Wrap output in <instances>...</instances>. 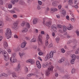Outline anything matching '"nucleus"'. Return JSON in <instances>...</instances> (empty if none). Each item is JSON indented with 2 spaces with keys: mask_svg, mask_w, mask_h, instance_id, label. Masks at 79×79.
I'll return each mask as SVG.
<instances>
[{
  "mask_svg": "<svg viewBox=\"0 0 79 79\" xmlns=\"http://www.w3.org/2000/svg\"><path fill=\"white\" fill-rule=\"evenodd\" d=\"M47 18L46 17L44 18L43 23L44 25H45V26L48 27H50V26H52V19H50L49 20L47 21L45 23V20H47Z\"/></svg>",
  "mask_w": 79,
  "mask_h": 79,
  "instance_id": "1",
  "label": "nucleus"
},
{
  "mask_svg": "<svg viewBox=\"0 0 79 79\" xmlns=\"http://www.w3.org/2000/svg\"><path fill=\"white\" fill-rule=\"evenodd\" d=\"M5 35L7 39H10L11 37V31L10 29L8 28L6 29Z\"/></svg>",
  "mask_w": 79,
  "mask_h": 79,
  "instance_id": "2",
  "label": "nucleus"
},
{
  "mask_svg": "<svg viewBox=\"0 0 79 79\" xmlns=\"http://www.w3.org/2000/svg\"><path fill=\"white\" fill-rule=\"evenodd\" d=\"M55 52H54L53 51H51L50 52L49 54H47L45 57L46 60H47L48 59H49L50 58H52L53 56L54 53Z\"/></svg>",
  "mask_w": 79,
  "mask_h": 79,
  "instance_id": "3",
  "label": "nucleus"
},
{
  "mask_svg": "<svg viewBox=\"0 0 79 79\" xmlns=\"http://www.w3.org/2000/svg\"><path fill=\"white\" fill-rule=\"evenodd\" d=\"M38 45H43V43L42 42V37L41 35H39L38 37Z\"/></svg>",
  "mask_w": 79,
  "mask_h": 79,
  "instance_id": "4",
  "label": "nucleus"
},
{
  "mask_svg": "<svg viewBox=\"0 0 79 79\" xmlns=\"http://www.w3.org/2000/svg\"><path fill=\"white\" fill-rule=\"evenodd\" d=\"M26 63H31V64H34L35 63V60L33 59H30L26 61Z\"/></svg>",
  "mask_w": 79,
  "mask_h": 79,
  "instance_id": "5",
  "label": "nucleus"
},
{
  "mask_svg": "<svg viewBox=\"0 0 79 79\" xmlns=\"http://www.w3.org/2000/svg\"><path fill=\"white\" fill-rule=\"evenodd\" d=\"M58 9L56 8H52L50 9V12L51 13H54L55 11H57Z\"/></svg>",
  "mask_w": 79,
  "mask_h": 79,
  "instance_id": "6",
  "label": "nucleus"
},
{
  "mask_svg": "<svg viewBox=\"0 0 79 79\" xmlns=\"http://www.w3.org/2000/svg\"><path fill=\"white\" fill-rule=\"evenodd\" d=\"M16 71H18L20 70H21V64L20 63H19L18 64L17 67L16 68L14 69Z\"/></svg>",
  "mask_w": 79,
  "mask_h": 79,
  "instance_id": "7",
  "label": "nucleus"
},
{
  "mask_svg": "<svg viewBox=\"0 0 79 79\" xmlns=\"http://www.w3.org/2000/svg\"><path fill=\"white\" fill-rule=\"evenodd\" d=\"M52 4L53 6H58V5L59 4V2L56 1H53Z\"/></svg>",
  "mask_w": 79,
  "mask_h": 79,
  "instance_id": "8",
  "label": "nucleus"
},
{
  "mask_svg": "<svg viewBox=\"0 0 79 79\" xmlns=\"http://www.w3.org/2000/svg\"><path fill=\"white\" fill-rule=\"evenodd\" d=\"M56 26L55 25H53L51 26V27L52 29V30H53V31L55 32H57V28L56 27Z\"/></svg>",
  "mask_w": 79,
  "mask_h": 79,
  "instance_id": "9",
  "label": "nucleus"
},
{
  "mask_svg": "<svg viewBox=\"0 0 79 79\" xmlns=\"http://www.w3.org/2000/svg\"><path fill=\"white\" fill-rule=\"evenodd\" d=\"M60 13H61V14L63 15V16H65L66 15V10L64 9H62L60 10Z\"/></svg>",
  "mask_w": 79,
  "mask_h": 79,
  "instance_id": "10",
  "label": "nucleus"
},
{
  "mask_svg": "<svg viewBox=\"0 0 79 79\" xmlns=\"http://www.w3.org/2000/svg\"><path fill=\"white\" fill-rule=\"evenodd\" d=\"M28 31V28L26 27L24 28L21 31L22 33H25L27 32Z\"/></svg>",
  "mask_w": 79,
  "mask_h": 79,
  "instance_id": "11",
  "label": "nucleus"
},
{
  "mask_svg": "<svg viewBox=\"0 0 79 79\" xmlns=\"http://www.w3.org/2000/svg\"><path fill=\"white\" fill-rule=\"evenodd\" d=\"M26 44H27V42H26L25 41L23 42L21 44V48H24V47H26Z\"/></svg>",
  "mask_w": 79,
  "mask_h": 79,
  "instance_id": "12",
  "label": "nucleus"
},
{
  "mask_svg": "<svg viewBox=\"0 0 79 79\" xmlns=\"http://www.w3.org/2000/svg\"><path fill=\"white\" fill-rule=\"evenodd\" d=\"M36 64L38 68L40 69L41 68V64H40V62L39 61H37L36 62Z\"/></svg>",
  "mask_w": 79,
  "mask_h": 79,
  "instance_id": "13",
  "label": "nucleus"
},
{
  "mask_svg": "<svg viewBox=\"0 0 79 79\" xmlns=\"http://www.w3.org/2000/svg\"><path fill=\"white\" fill-rule=\"evenodd\" d=\"M12 57L10 58V61L12 63H16L17 62V60L15 58H14L12 60Z\"/></svg>",
  "mask_w": 79,
  "mask_h": 79,
  "instance_id": "14",
  "label": "nucleus"
},
{
  "mask_svg": "<svg viewBox=\"0 0 79 79\" xmlns=\"http://www.w3.org/2000/svg\"><path fill=\"white\" fill-rule=\"evenodd\" d=\"M18 24H13V28L15 29V30H17L18 29Z\"/></svg>",
  "mask_w": 79,
  "mask_h": 79,
  "instance_id": "15",
  "label": "nucleus"
},
{
  "mask_svg": "<svg viewBox=\"0 0 79 79\" xmlns=\"http://www.w3.org/2000/svg\"><path fill=\"white\" fill-rule=\"evenodd\" d=\"M3 46L5 49H6V48H8V43L6 41L4 42Z\"/></svg>",
  "mask_w": 79,
  "mask_h": 79,
  "instance_id": "16",
  "label": "nucleus"
},
{
  "mask_svg": "<svg viewBox=\"0 0 79 79\" xmlns=\"http://www.w3.org/2000/svg\"><path fill=\"white\" fill-rule=\"evenodd\" d=\"M64 60H65V58L64 57H62L61 59L59 60L58 62L59 63H61L64 61Z\"/></svg>",
  "mask_w": 79,
  "mask_h": 79,
  "instance_id": "17",
  "label": "nucleus"
},
{
  "mask_svg": "<svg viewBox=\"0 0 79 79\" xmlns=\"http://www.w3.org/2000/svg\"><path fill=\"white\" fill-rule=\"evenodd\" d=\"M53 66L51 65L49 66L48 69V70L49 71H53Z\"/></svg>",
  "mask_w": 79,
  "mask_h": 79,
  "instance_id": "18",
  "label": "nucleus"
},
{
  "mask_svg": "<svg viewBox=\"0 0 79 79\" xmlns=\"http://www.w3.org/2000/svg\"><path fill=\"white\" fill-rule=\"evenodd\" d=\"M2 54L4 55V56H8V54L5 51L3 50L2 51Z\"/></svg>",
  "mask_w": 79,
  "mask_h": 79,
  "instance_id": "19",
  "label": "nucleus"
},
{
  "mask_svg": "<svg viewBox=\"0 0 79 79\" xmlns=\"http://www.w3.org/2000/svg\"><path fill=\"white\" fill-rule=\"evenodd\" d=\"M72 29H73V27L71 24H69V27L67 28V29L69 31H71V30H72Z\"/></svg>",
  "mask_w": 79,
  "mask_h": 79,
  "instance_id": "20",
  "label": "nucleus"
},
{
  "mask_svg": "<svg viewBox=\"0 0 79 79\" xmlns=\"http://www.w3.org/2000/svg\"><path fill=\"white\" fill-rule=\"evenodd\" d=\"M38 23V19H34L33 20V24H36Z\"/></svg>",
  "mask_w": 79,
  "mask_h": 79,
  "instance_id": "21",
  "label": "nucleus"
},
{
  "mask_svg": "<svg viewBox=\"0 0 79 79\" xmlns=\"http://www.w3.org/2000/svg\"><path fill=\"white\" fill-rule=\"evenodd\" d=\"M4 60L5 61H8V60H9V55H8V56H4Z\"/></svg>",
  "mask_w": 79,
  "mask_h": 79,
  "instance_id": "22",
  "label": "nucleus"
},
{
  "mask_svg": "<svg viewBox=\"0 0 79 79\" xmlns=\"http://www.w3.org/2000/svg\"><path fill=\"white\" fill-rule=\"evenodd\" d=\"M47 66H48V63L46 62L44 63L42 65V67L43 68H46Z\"/></svg>",
  "mask_w": 79,
  "mask_h": 79,
  "instance_id": "23",
  "label": "nucleus"
},
{
  "mask_svg": "<svg viewBox=\"0 0 79 79\" xmlns=\"http://www.w3.org/2000/svg\"><path fill=\"white\" fill-rule=\"evenodd\" d=\"M76 55L75 54H73L72 56V60L75 61L76 60Z\"/></svg>",
  "mask_w": 79,
  "mask_h": 79,
  "instance_id": "24",
  "label": "nucleus"
},
{
  "mask_svg": "<svg viewBox=\"0 0 79 79\" xmlns=\"http://www.w3.org/2000/svg\"><path fill=\"white\" fill-rule=\"evenodd\" d=\"M18 1V0H11V2L13 3V4L15 5V2H17Z\"/></svg>",
  "mask_w": 79,
  "mask_h": 79,
  "instance_id": "25",
  "label": "nucleus"
},
{
  "mask_svg": "<svg viewBox=\"0 0 79 79\" xmlns=\"http://www.w3.org/2000/svg\"><path fill=\"white\" fill-rule=\"evenodd\" d=\"M25 55V53L23 52H19V55L20 58H22V56H23V55Z\"/></svg>",
  "mask_w": 79,
  "mask_h": 79,
  "instance_id": "26",
  "label": "nucleus"
},
{
  "mask_svg": "<svg viewBox=\"0 0 79 79\" xmlns=\"http://www.w3.org/2000/svg\"><path fill=\"white\" fill-rule=\"evenodd\" d=\"M63 31L64 32H65V31H66L68 30V28H67V27H66V26H64L63 27Z\"/></svg>",
  "mask_w": 79,
  "mask_h": 79,
  "instance_id": "27",
  "label": "nucleus"
},
{
  "mask_svg": "<svg viewBox=\"0 0 79 79\" xmlns=\"http://www.w3.org/2000/svg\"><path fill=\"white\" fill-rule=\"evenodd\" d=\"M26 27L27 28L29 29V28H30V25L29 24V23H26Z\"/></svg>",
  "mask_w": 79,
  "mask_h": 79,
  "instance_id": "28",
  "label": "nucleus"
},
{
  "mask_svg": "<svg viewBox=\"0 0 79 79\" xmlns=\"http://www.w3.org/2000/svg\"><path fill=\"white\" fill-rule=\"evenodd\" d=\"M49 74H50V71L48 70L46 72V76H48Z\"/></svg>",
  "mask_w": 79,
  "mask_h": 79,
  "instance_id": "29",
  "label": "nucleus"
},
{
  "mask_svg": "<svg viewBox=\"0 0 79 79\" xmlns=\"http://www.w3.org/2000/svg\"><path fill=\"white\" fill-rule=\"evenodd\" d=\"M25 24H26V22H25L24 21H23L21 23L20 25L21 26H22V27H24Z\"/></svg>",
  "mask_w": 79,
  "mask_h": 79,
  "instance_id": "30",
  "label": "nucleus"
},
{
  "mask_svg": "<svg viewBox=\"0 0 79 79\" xmlns=\"http://www.w3.org/2000/svg\"><path fill=\"white\" fill-rule=\"evenodd\" d=\"M73 4V0H69V4L70 5H72Z\"/></svg>",
  "mask_w": 79,
  "mask_h": 79,
  "instance_id": "31",
  "label": "nucleus"
},
{
  "mask_svg": "<svg viewBox=\"0 0 79 79\" xmlns=\"http://www.w3.org/2000/svg\"><path fill=\"white\" fill-rule=\"evenodd\" d=\"M46 40H48V39H50V36H49V35L48 34H47L46 35Z\"/></svg>",
  "mask_w": 79,
  "mask_h": 79,
  "instance_id": "32",
  "label": "nucleus"
},
{
  "mask_svg": "<svg viewBox=\"0 0 79 79\" xmlns=\"http://www.w3.org/2000/svg\"><path fill=\"white\" fill-rule=\"evenodd\" d=\"M11 74H12L13 77H16V73L15 72H12L11 73Z\"/></svg>",
  "mask_w": 79,
  "mask_h": 79,
  "instance_id": "33",
  "label": "nucleus"
},
{
  "mask_svg": "<svg viewBox=\"0 0 79 79\" xmlns=\"http://www.w3.org/2000/svg\"><path fill=\"white\" fill-rule=\"evenodd\" d=\"M45 46H47V47L48 46V40H46L45 41Z\"/></svg>",
  "mask_w": 79,
  "mask_h": 79,
  "instance_id": "34",
  "label": "nucleus"
},
{
  "mask_svg": "<svg viewBox=\"0 0 79 79\" xmlns=\"http://www.w3.org/2000/svg\"><path fill=\"white\" fill-rule=\"evenodd\" d=\"M36 41V39L35 38H33L30 41V42H35Z\"/></svg>",
  "mask_w": 79,
  "mask_h": 79,
  "instance_id": "35",
  "label": "nucleus"
},
{
  "mask_svg": "<svg viewBox=\"0 0 79 79\" xmlns=\"http://www.w3.org/2000/svg\"><path fill=\"white\" fill-rule=\"evenodd\" d=\"M60 50L61 53H65V52H66L65 50H64L63 48H62Z\"/></svg>",
  "mask_w": 79,
  "mask_h": 79,
  "instance_id": "36",
  "label": "nucleus"
},
{
  "mask_svg": "<svg viewBox=\"0 0 79 79\" xmlns=\"http://www.w3.org/2000/svg\"><path fill=\"white\" fill-rule=\"evenodd\" d=\"M59 41H60V38H56V42L58 44L59 43Z\"/></svg>",
  "mask_w": 79,
  "mask_h": 79,
  "instance_id": "37",
  "label": "nucleus"
},
{
  "mask_svg": "<svg viewBox=\"0 0 79 79\" xmlns=\"http://www.w3.org/2000/svg\"><path fill=\"white\" fill-rule=\"evenodd\" d=\"M35 74L34 73H30L27 75V77H31L32 76H34Z\"/></svg>",
  "mask_w": 79,
  "mask_h": 79,
  "instance_id": "38",
  "label": "nucleus"
},
{
  "mask_svg": "<svg viewBox=\"0 0 79 79\" xmlns=\"http://www.w3.org/2000/svg\"><path fill=\"white\" fill-rule=\"evenodd\" d=\"M24 71L25 73H27L28 72V69L27 67H25Z\"/></svg>",
  "mask_w": 79,
  "mask_h": 79,
  "instance_id": "39",
  "label": "nucleus"
},
{
  "mask_svg": "<svg viewBox=\"0 0 79 79\" xmlns=\"http://www.w3.org/2000/svg\"><path fill=\"white\" fill-rule=\"evenodd\" d=\"M79 2H77V3L76 4V5L75 6H73V7H75V8L77 9V8H78V6H77L79 5Z\"/></svg>",
  "mask_w": 79,
  "mask_h": 79,
  "instance_id": "40",
  "label": "nucleus"
},
{
  "mask_svg": "<svg viewBox=\"0 0 79 79\" xmlns=\"http://www.w3.org/2000/svg\"><path fill=\"white\" fill-rule=\"evenodd\" d=\"M70 20L73 23H74V22H75V21H76V19H74L73 18H71L70 19Z\"/></svg>",
  "mask_w": 79,
  "mask_h": 79,
  "instance_id": "41",
  "label": "nucleus"
},
{
  "mask_svg": "<svg viewBox=\"0 0 79 79\" xmlns=\"http://www.w3.org/2000/svg\"><path fill=\"white\" fill-rule=\"evenodd\" d=\"M79 48H77L75 52V54H78L79 53Z\"/></svg>",
  "mask_w": 79,
  "mask_h": 79,
  "instance_id": "42",
  "label": "nucleus"
},
{
  "mask_svg": "<svg viewBox=\"0 0 79 79\" xmlns=\"http://www.w3.org/2000/svg\"><path fill=\"white\" fill-rule=\"evenodd\" d=\"M57 27L59 29H60L62 28V26L60 25H58L57 26Z\"/></svg>",
  "mask_w": 79,
  "mask_h": 79,
  "instance_id": "43",
  "label": "nucleus"
},
{
  "mask_svg": "<svg viewBox=\"0 0 79 79\" xmlns=\"http://www.w3.org/2000/svg\"><path fill=\"white\" fill-rule=\"evenodd\" d=\"M53 47V44L52 43H50L48 45V48H51Z\"/></svg>",
  "mask_w": 79,
  "mask_h": 79,
  "instance_id": "44",
  "label": "nucleus"
},
{
  "mask_svg": "<svg viewBox=\"0 0 79 79\" xmlns=\"http://www.w3.org/2000/svg\"><path fill=\"white\" fill-rule=\"evenodd\" d=\"M9 12L12 13V14H13L14 13H15V11L13 10H10L9 11Z\"/></svg>",
  "mask_w": 79,
  "mask_h": 79,
  "instance_id": "45",
  "label": "nucleus"
},
{
  "mask_svg": "<svg viewBox=\"0 0 79 79\" xmlns=\"http://www.w3.org/2000/svg\"><path fill=\"white\" fill-rule=\"evenodd\" d=\"M7 51L8 53H11V50L10 49H8Z\"/></svg>",
  "mask_w": 79,
  "mask_h": 79,
  "instance_id": "46",
  "label": "nucleus"
},
{
  "mask_svg": "<svg viewBox=\"0 0 79 79\" xmlns=\"http://www.w3.org/2000/svg\"><path fill=\"white\" fill-rule=\"evenodd\" d=\"M58 8L59 10H60L61 8H62V5L61 4H60L58 6Z\"/></svg>",
  "mask_w": 79,
  "mask_h": 79,
  "instance_id": "47",
  "label": "nucleus"
},
{
  "mask_svg": "<svg viewBox=\"0 0 79 79\" xmlns=\"http://www.w3.org/2000/svg\"><path fill=\"white\" fill-rule=\"evenodd\" d=\"M59 32H60V33H63V30L62 29V28H60V29H59Z\"/></svg>",
  "mask_w": 79,
  "mask_h": 79,
  "instance_id": "48",
  "label": "nucleus"
},
{
  "mask_svg": "<svg viewBox=\"0 0 79 79\" xmlns=\"http://www.w3.org/2000/svg\"><path fill=\"white\" fill-rule=\"evenodd\" d=\"M76 72V69H73L72 71V73H74Z\"/></svg>",
  "mask_w": 79,
  "mask_h": 79,
  "instance_id": "49",
  "label": "nucleus"
},
{
  "mask_svg": "<svg viewBox=\"0 0 79 79\" xmlns=\"http://www.w3.org/2000/svg\"><path fill=\"white\" fill-rule=\"evenodd\" d=\"M19 23V21L18 20H16L13 23V24H18Z\"/></svg>",
  "mask_w": 79,
  "mask_h": 79,
  "instance_id": "50",
  "label": "nucleus"
},
{
  "mask_svg": "<svg viewBox=\"0 0 79 79\" xmlns=\"http://www.w3.org/2000/svg\"><path fill=\"white\" fill-rule=\"evenodd\" d=\"M4 75H5V73H2L0 75V76L1 77H3L4 76Z\"/></svg>",
  "mask_w": 79,
  "mask_h": 79,
  "instance_id": "51",
  "label": "nucleus"
},
{
  "mask_svg": "<svg viewBox=\"0 0 79 79\" xmlns=\"http://www.w3.org/2000/svg\"><path fill=\"white\" fill-rule=\"evenodd\" d=\"M76 33L78 36H79V31L78 30H77L76 31Z\"/></svg>",
  "mask_w": 79,
  "mask_h": 79,
  "instance_id": "52",
  "label": "nucleus"
},
{
  "mask_svg": "<svg viewBox=\"0 0 79 79\" xmlns=\"http://www.w3.org/2000/svg\"><path fill=\"white\" fill-rule=\"evenodd\" d=\"M66 18L67 20H68V21H69V17L68 15H67Z\"/></svg>",
  "mask_w": 79,
  "mask_h": 79,
  "instance_id": "53",
  "label": "nucleus"
},
{
  "mask_svg": "<svg viewBox=\"0 0 79 79\" xmlns=\"http://www.w3.org/2000/svg\"><path fill=\"white\" fill-rule=\"evenodd\" d=\"M35 31L37 34L39 33V30L37 29H35Z\"/></svg>",
  "mask_w": 79,
  "mask_h": 79,
  "instance_id": "54",
  "label": "nucleus"
},
{
  "mask_svg": "<svg viewBox=\"0 0 79 79\" xmlns=\"http://www.w3.org/2000/svg\"><path fill=\"white\" fill-rule=\"evenodd\" d=\"M38 54L39 55H40V56L42 55H43V52H42V51L40 52H39L38 53Z\"/></svg>",
  "mask_w": 79,
  "mask_h": 79,
  "instance_id": "55",
  "label": "nucleus"
},
{
  "mask_svg": "<svg viewBox=\"0 0 79 79\" xmlns=\"http://www.w3.org/2000/svg\"><path fill=\"white\" fill-rule=\"evenodd\" d=\"M38 3L40 5H42V2L40 1H38Z\"/></svg>",
  "mask_w": 79,
  "mask_h": 79,
  "instance_id": "56",
  "label": "nucleus"
},
{
  "mask_svg": "<svg viewBox=\"0 0 79 79\" xmlns=\"http://www.w3.org/2000/svg\"><path fill=\"white\" fill-rule=\"evenodd\" d=\"M5 19L6 21H8V20H9V17H8V16H6V17Z\"/></svg>",
  "mask_w": 79,
  "mask_h": 79,
  "instance_id": "57",
  "label": "nucleus"
},
{
  "mask_svg": "<svg viewBox=\"0 0 79 79\" xmlns=\"http://www.w3.org/2000/svg\"><path fill=\"white\" fill-rule=\"evenodd\" d=\"M13 17L14 18H18V16L15 14H14L13 15Z\"/></svg>",
  "mask_w": 79,
  "mask_h": 79,
  "instance_id": "58",
  "label": "nucleus"
},
{
  "mask_svg": "<svg viewBox=\"0 0 79 79\" xmlns=\"http://www.w3.org/2000/svg\"><path fill=\"white\" fill-rule=\"evenodd\" d=\"M14 37L15 39H18V35H14Z\"/></svg>",
  "mask_w": 79,
  "mask_h": 79,
  "instance_id": "59",
  "label": "nucleus"
},
{
  "mask_svg": "<svg viewBox=\"0 0 79 79\" xmlns=\"http://www.w3.org/2000/svg\"><path fill=\"white\" fill-rule=\"evenodd\" d=\"M41 34L42 35H44V34H45V32L44 31H41Z\"/></svg>",
  "mask_w": 79,
  "mask_h": 79,
  "instance_id": "60",
  "label": "nucleus"
},
{
  "mask_svg": "<svg viewBox=\"0 0 79 79\" xmlns=\"http://www.w3.org/2000/svg\"><path fill=\"white\" fill-rule=\"evenodd\" d=\"M8 8H12V5H11V4H10L8 5Z\"/></svg>",
  "mask_w": 79,
  "mask_h": 79,
  "instance_id": "61",
  "label": "nucleus"
},
{
  "mask_svg": "<svg viewBox=\"0 0 79 79\" xmlns=\"http://www.w3.org/2000/svg\"><path fill=\"white\" fill-rule=\"evenodd\" d=\"M77 0H74L73 3L74 4H76V3L77 4Z\"/></svg>",
  "mask_w": 79,
  "mask_h": 79,
  "instance_id": "62",
  "label": "nucleus"
},
{
  "mask_svg": "<svg viewBox=\"0 0 79 79\" xmlns=\"http://www.w3.org/2000/svg\"><path fill=\"white\" fill-rule=\"evenodd\" d=\"M16 56V54L15 53H13L12 55V56L14 57V58H15V56Z\"/></svg>",
  "mask_w": 79,
  "mask_h": 79,
  "instance_id": "63",
  "label": "nucleus"
},
{
  "mask_svg": "<svg viewBox=\"0 0 79 79\" xmlns=\"http://www.w3.org/2000/svg\"><path fill=\"white\" fill-rule=\"evenodd\" d=\"M3 3V2L2 0H0V5H2Z\"/></svg>",
  "mask_w": 79,
  "mask_h": 79,
  "instance_id": "64",
  "label": "nucleus"
}]
</instances>
